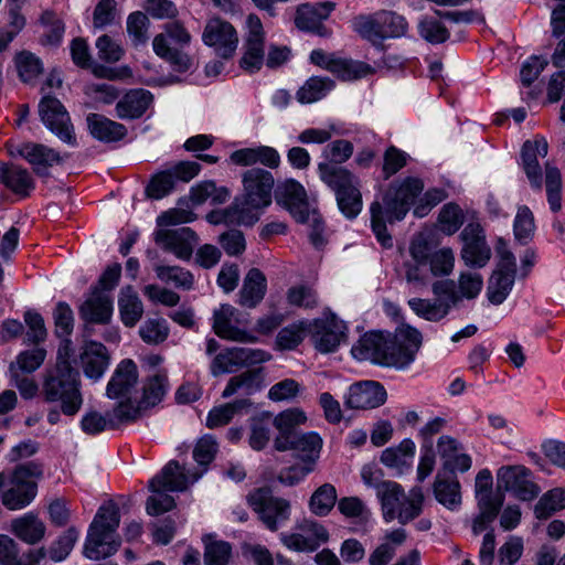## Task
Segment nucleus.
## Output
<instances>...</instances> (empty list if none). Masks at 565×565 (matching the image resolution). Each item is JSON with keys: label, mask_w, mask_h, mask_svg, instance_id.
I'll return each instance as SVG.
<instances>
[{"label": "nucleus", "mask_w": 565, "mask_h": 565, "mask_svg": "<svg viewBox=\"0 0 565 565\" xmlns=\"http://www.w3.org/2000/svg\"><path fill=\"white\" fill-rule=\"evenodd\" d=\"M77 537L78 532L74 527H70L51 545L49 550L51 559L54 562L65 559L73 550Z\"/></svg>", "instance_id": "obj_63"}, {"label": "nucleus", "mask_w": 565, "mask_h": 565, "mask_svg": "<svg viewBox=\"0 0 565 565\" xmlns=\"http://www.w3.org/2000/svg\"><path fill=\"white\" fill-rule=\"evenodd\" d=\"M237 310L231 305H222L213 315V331L222 339L238 342H255L256 338L237 328Z\"/></svg>", "instance_id": "obj_25"}, {"label": "nucleus", "mask_w": 565, "mask_h": 565, "mask_svg": "<svg viewBox=\"0 0 565 565\" xmlns=\"http://www.w3.org/2000/svg\"><path fill=\"white\" fill-rule=\"evenodd\" d=\"M40 396L45 403H57L65 416H75L84 403L79 371L46 367L42 375Z\"/></svg>", "instance_id": "obj_2"}, {"label": "nucleus", "mask_w": 565, "mask_h": 565, "mask_svg": "<svg viewBox=\"0 0 565 565\" xmlns=\"http://www.w3.org/2000/svg\"><path fill=\"white\" fill-rule=\"evenodd\" d=\"M230 162L239 167H252L242 173L243 193L226 209L225 218L243 225L255 224L260 212L273 201L275 178L268 169H277L281 159L279 152L269 146L242 148L230 154Z\"/></svg>", "instance_id": "obj_1"}, {"label": "nucleus", "mask_w": 565, "mask_h": 565, "mask_svg": "<svg viewBox=\"0 0 565 565\" xmlns=\"http://www.w3.org/2000/svg\"><path fill=\"white\" fill-rule=\"evenodd\" d=\"M379 19L382 23L384 39L404 36L408 30L406 19L394 11H379Z\"/></svg>", "instance_id": "obj_57"}, {"label": "nucleus", "mask_w": 565, "mask_h": 565, "mask_svg": "<svg viewBox=\"0 0 565 565\" xmlns=\"http://www.w3.org/2000/svg\"><path fill=\"white\" fill-rule=\"evenodd\" d=\"M78 362L86 377L98 381L110 363V353L102 342L88 340L79 349Z\"/></svg>", "instance_id": "obj_22"}, {"label": "nucleus", "mask_w": 565, "mask_h": 565, "mask_svg": "<svg viewBox=\"0 0 565 565\" xmlns=\"http://www.w3.org/2000/svg\"><path fill=\"white\" fill-rule=\"evenodd\" d=\"M515 273L497 269L490 278L488 298L493 305L504 301L514 284Z\"/></svg>", "instance_id": "obj_45"}, {"label": "nucleus", "mask_w": 565, "mask_h": 565, "mask_svg": "<svg viewBox=\"0 0 565 565\" xmlns=\"http://www.w3.org/2000/svg\"><path fill=\"white\" fill-rule=\"evenodd\" d=\"M2 184L19 198H26L34 189V181L26 169L11 164L3 166Z\"/></svg>", "instance_id": "obj_35"}, {"label": "nucleus", "mask_w": 565, "mask_h": 565, "mask_svg": "<svg viewBox=\"0 0 565 565\" xmlns=\"http://www.w3.org/2000/svg\"><path fill=\"white\" fill-rule=\"evenodd\" d=\"M376 491L381 501L383 518L387 522L397 520L405 525L423 512L425 498L419 487H414L406 494L399 483L385 480L376 484Z\"/></svg>", "instance_id": "obj_4"}, {"label": "nucleus", "mask_w": 565, "mask_h": 565, "mask_svg": "<svg viewBox=\"0 0 565 565\" xmlns=\"http://www.w3.org/2000/svg\"><path fill=\"white\" fill-rule=\"evenodd\" d=\"M498 487L512 492L522 501H531L540 493L531 471L523 466L502 467L498 472Z\"/></svg>", "instance_id": "obj_16"}, {"label": "nucleus", "mask_w": 565, "mask_h": 565, "mask_svg": "<svg viewBox=\"0 0 565 565\" xmlns=\"http://www.w3.org/2000/svg\"><path fill=\"white\" fill-rule=\"evenodd\" d=\"M385 337L386 332L382 331H371L364 333L352 347V355L360 361H371L382 365V361L388 359L383 354Z\"/></svg>", "instance_id": "obj_28"}, {"label": "nucleus", "mask_w": 565, "mask_h": 565, "mask_svg": "<svg viewBox=\"0 0 565 565\" xmlns=\"http://www.w3.org/2000/svg\"><path fill=\"white\" fill-rule=\"evenodd\" d=\"M308 333L316 349L323 353L334 351L344 335L342 323L334 317L315 319L308 322Z\"/></svg>", "instance_id": "obj_23"}, {"label": "nucleus", "mask_w": 565, "mask_h": 565, "mask_svg": "<svg viewBox=\"0 0 565 565\" xmlns=\"http://www.w3.org/2000/svg\"><path fill=\"white\" fill-rule=\"evenodd\" d=\"M307 417L299 408H290L278 414L274 419V425L278 429L277 437H292L297 435L296 427L303 424Z\"/></svg>", "instance_id": "obj_53"}, {"label": "nucleus", "mask_w": 565, "mask_h": 565, "mask_svg": "<svg viewBox=\"0 0 565 565\" xmlns=\"http://www.w3.org/2000/svg\"><path fill=\"white\" fill-rule=\"evenodd\" d=\"M154 271L161 281L172 284L175 288L190 290L194 286L193 274L183 267L157 265Z\"/></svg>", "instance_id": "obj_42"}, {"label": "nucleus", "mask_w": 565, "mask_h": 565, "mask_svg": "<svg viewBox=\"0 0 565 565\" xmlns=\"http://www.w3.org/2000/svg\"><path fill=\"white\" fill-rule=\"evenodd\" d=\"M203 42L214 47L216 55L222 58H231L238 44V35L235 28L227 21L213 18L207 21L203 34Z\"/></svg>", "instance_id": "obj_14"}, {"label": "nucleus", "mask_w": 565, "mask_h": 565, "mask_svg": "<svg viewBox=\"0 0 565 565\" xmlns=\"http://www.w3.org/2000/svg\"><path fill=\"white\" fill-rule=\"evenodd\" d=\"M418 31L420 36L430 43H443L449 39L448 29L433 18H424L418 24Z\"/></svg>", "instance_id": "obj_60"}, {"label": "nucleus", "mask_w": 565, "mask_h": 565, "mask_svg": "<svg viewBox=\"0 0 565 565\" xmlns=\"http://www.w3.org/2000/svg\"><path fill=\"white\" fill-rule=\"evenodd\" d=\"M327 70L342 81L360 79L374 72L366 63L338 58L334 56L328 63Z\"/></svg>", "instance_id": "obj_39"}, {"label": "nucleus", "mask_w": 565, "mask_h": 565, "mask_svg": "<svg viewBox=\"0 0 565 565\" xmlns=\"http://www.w3.org/2000/svg\"><path fill=\"white\" fill-rule=\"evenodd\" d=\"M7 481L1 494L2 504L9 510H20L29 505L38 492V481L44 476V466L31 460L20 463L6 473Z\"/></svg>", "instance_id": "obj_5"}, {"label": "nucleus", "mask_w": 565, "mask_h": 565, "mask_svg": "<svg viewBox=\"0 0 565 565\" xmlns=\"http://www.w3.org/2000/svg\"><path fill=\"white\" fill-rule=\"evenodd\" d=\"M39 113L45 126L62 141L73 145L75 135L68 113L62 103L52 96H44L39 105Z\"/></svg>", "instance_id": "obj_13"}, {"label": "nucleus", "mask_w": 565, "mask_h": 565, "mask_svg": "<svg viewBox=\"0 0 565 565\" xmlns=\"http://www.w3.org/2000/svg\"><path fill=\"white\" fill-rule=\"evenodd\" d=\"M79 318L86 323L85 334H90L88 324H107L113 317V299L109 295L103 292L98 287L92 290V294L78 308Z\"/></svg>", "instance_id": "obj_18"}, {"label": "nucleus", "mask_w": 565, "mask_h": 565, "mask_svg": "<svg viewBox=\"0 0 565 565\" xmlns=\"http://www.w3.org/2000/svg\"><path fill=\"white\" fill-rule=\"evenodd\" d=\"M267 291V279L258 268H250L244 277L242 288L238 292V302L246 308H255L265 297Z\"/></svg>", "instance_id": "obj_30"}, {"label": "nucleus", "mask_w": 565, "mask_h": 565, "mask_svg": "<svg viewBox=\"0 0 565 565\" xmlns=\"http://www.w3.org/2000/svg\"><path fill=\"white\" fill-rule=\"evenodd\" d=\"M321 180L334 192L340 211L354 218L362 210V194L359 179L343 167L332 163H319Z\"/></svg>", "instance_id": "obj_6"}, {"label": "nucleus", "mask_w": 565, "mask_h": 565, "mask_svg": "<svg viewBox=\"0 0 565 565\" xmlns=\"http://www.w3.org/2000/svg\"><path fill=\"white\" fill-rule=\"evenodd\" d=\"M148 17L140 12L131 13L127 19V32L131 38L134 45L145 44L148 40Z\"/></svg>", "instance_id": "obj_59"}, {"label": "nucleus", "mask_w": 565, "mask_h": 565, "mask_svg": "<svg viewBox=\"0 0 565 565\" xmlns=\"http://www.w3.org/2000/svg\"><path fill=\"white\" fill-rule=\"evenodd\" d=\"M153 103L151 92L143 88L128 90L116 104V114L120 119H138Z\"/></svg>", "instance_id": "obj_27"}, {"label": "nucleus", "mask_w": 565, "mask_h": 565, "mask_svg": "<svg viewBox=\"0 0 565 565\" xmlns=\"http://www.w3.org/2000/svg\"><path fill=\"white\" fill-rule=\"evenodd\" d=\"M118 307L122 323L128 327H135L143 315V305L138 294L131 286L121 289Z\"/></svg>", "instance_id": "obj_34"}, {"label": "nucleus", "mask_w": 565, "mask_h": 565, "mask_svg": "<svg viewBox=\"0 0 565 565\" xmlns=\"http://www.w3.org/2000/svg\"><path fill=\"white\" fill-rule=\"evenodd\" d=\"M13 534L28 544H36L45 534V525L33 513L24 514L12 521Z\"/></svg>", "instance_id": "obj_36"}, {"label": "nucleus", "mask_w": 565, "mask_h": 565, "mask_svg": "<svg viewBox=\"0 0 565 565\" xmlns=\"http://www.w3.org/2000/svg\"><path fill=\"white\" fill-rule=\"evenodd\" d=\"M152 45L156 54L169 62L174 71L186 72L191 68L192 58L188 54L172 49L168 44L166 34L156 35Z\"/></svg>", "instance_id": "obj_37"}, {"label": "nucleus", "mask_w": 565, "mask_h": 565, "mask_svg": "<svg viewBox=\"0 0 565 565\" xmlns=\"http://www.w3.org/2000/svg\"><path fill=\"white\" fill-rule=\"evenodd\" d=\"M18 545L8 535H0V564L1 565H38L45 556L43 548L30 551L19 556Z\"/></svg>", "instance_id": "obj_33"}, {"label": "nucleus", "mask_w": 565, "mask_h": 565, "mask_svg": "<svg viewBox=\"0 0 565 565\" xmlns=\"http://www.w3.org/2000/svg\"><path fill=\"white\" fill-rule=\"evenodd\" d=\"M327 70L342 81L360 79L374 72L366 63L338 58L334 56L328 63Z\"/></svg>", "instance_id": "obj_40"}, {"label": "nucleus", "mask_w": 565, "mask_h": 565, "mask_svg": "<svg viewBox=\"0 0 565 565\" xmlns=\"http://www.w3.org/2000/svg\"><path fill=\"white\" fill-rule=\"evenodd\" d=\"M545 189L551 210L558 212L562 209V174L550 162L545 163Z\"/></svg>", "instance_id": "obj_48"}, {"label": "nucleus", "mask_w": 565, "mask_h": 565, "mask_svg": "<svg viewBox=\"0 0 565 565\" xmlns=\"http://www.w3.org/2000/svg\"><path fill=\"white\" fill-rule=\"evenodd\" d=\"M81 427L84 433L96 435L106 429H115V422L110 420L108 413L102 415L97 411H89L82 417Z\"/></svg>", "instance_id": "obj_61"}, {"label": "nucleus", "mask_w": 565, "mask_h": 565, "mask_svg": "<svg viewBox=\"0 0 565 565\" xmlns=\"http://www.w3.org/2000/svg\"><path fill=\"white\" fill-rule=\"evenodd\" d=\"M422 342V333L409 324H402L394 333L386 332L383 354L388 359L382 365L405 369L415 360Z\"/></svg>", "instance_id": "obj_7"}, {"label": "nucleus", "mask_w": 565, "mask_h": 565, "mask_svg": "<svg viewBox=\"0 0 565 565\" xmlns=\"http://www.w3.org/2000/svg\"><path fill=\"white\" fill-rule=\"evenodd\" d=\"M287 301L290 306L315 309L319 305L317 291L305 284L296 285L287 290Z\"/></svg>", "instance_id": "obj_54"}, {"label": "nucleus", "mask_w": 565, "mask_h": 565, "mask_svg": "<svg viewBox=\"0 0 565 565\" xmlns=\"http://www.w3.org/2000/svg\"><path fill=\"white\" fill-rule=\"evenodd\" d=\"M201 473L189 475L178 461H169L161 471L149 481L150 491L168 490L183 492L195 482Z\"/></svg>", "instance_id": "obj_21"}, {"label": "nucleus", "mask_w": 565, "mask_h": 565, "mask_svg": "<svg viewBox=\"0 0 565 565\" xmlns=\"http://www.w3.org/2000/svg\"><path fill=\"white\" fill-rule=\"evenodd\" d=\"M119 523L117 504L113 501L103 504L89 526L83 554L93 561L114 555L120 546V540L115 536Z\"/></svg>", "instance_id": "obj_3"}, {"label": "nucleus", "mask_w": 565, "mask_h": 565, "mask_svg": "<svg viewBox=\"0 0 565 565\" xmlns=\"http://www.w3.org/2000/svg\"><path fill=\"white\" fill-rule=\"evenodd\" d=\"M548 152V143L545 138L526 140L522 147V166L531 185L536 190L542 189V171L537 157L545 158Z\"/></svg>", "instance_id": "obj_26"}, {"label": "nucleus", "mask_w": 565, "mask_h": 565, "mask_svg": "<svg viewBox=\"0 0 565 565\" xmlns=\"http://www.w3.org/2000/svg\"><path fill=\"white\" fill-rule=\"evenodd\" d=\"M139 335L148 344H159L169 335V328L163 319H149L139 329Z\"/></svg>", "instance_id": "obj_58"}, {"label": "nucleus", "mask_w": 565, "mask_h": 565, "mask_svg": "<svg viewBox=\"0 0 565 565\" xmlns=\"http://www.w3.org/2000/svg\"><path fill=\"white\" fill-rule=\"evenodd\" d=\"M277 203L281 204L297 222L308 218L309 203L305 188L295 179L279 183L276 190Z\"/></svg>", "instance_id": "obj_20"}, {"label": "nucleus", "mask_w": 565, "mask_h": 565, "mask_svg": "<svg viewBox=\"0 0 565 565\" xmlns=\"http://www.w3.org/2000/svg\"><path fill=\"white\" fill-rule=\"evenodd\" d=\"M465 222L463 210L456 203L445 204L438 214L439 230L446 235L455 234Z\"/></svg>", "instance_id": "obj_50"}, {"label": "nucleus", "mask_w": 565, "mask_h": 565, "mask_svg": "<svg viewBox=\"0 0 565 565\" xmlns=\"http://www.w3.org/2000/svg\"><path fill=\"white\" fill-rule=\"evenodd\" d=\"M338 502L337 489L331 483L318 487L309 500L310 511L318 516H327Z\"/></svg>", "instance_id": "obj_41"}, {"label": "nucleus", "mask_w": 565, "mask_h": 565, "mask_svg": "<svg viewBox=\"0 0 565 565\" xmlns=\"http://www.w3.org/2000/svg\"><path fill=\"white\" fill-rule=\"evenodd\" d=\"M334 87V82L329 77H310L297 92V99L302 104H309L323 98Z\"/></svg>", "instance_id": "obj_43"}, {"label": "nucleus", "mask_w": 565, "mask_h": 565, "mask_svg": "<svg viewBox=\"0 0 565 565\" xmlns=\"http://www.w3.org/2000/svg\"><path fill=\"white\" fill-rule=\"evenodd\" d=\"M434 493L437 501L446 507H455L460 502V484L456 479L436 478Z\"/></svg>", "instance_id": "obj_56"}, {"label": "nucleus", "mask_w": 565, "mask_h": 565, "mask_svg": "<svg viewBox=\"0 0 565 565\" xmlns=\"http://www.w3.org/2000/svg\"><path fill=\"white\" fill-rule=\"evenodd\" d=\"M337 3L333 1L300 4L296 11L295 24L299 30L328 38L332 32L323 21L330 17Z\"/></svg>", "instance_id": "obj_15"}, {"label": "nucleus", "mask_w": 565, "mask_h": 565, "mask_svg": "<svg viewBox=\"0 0 565 565\" xmlns=\"http://www.w3.org/2000/svg\"><path fill=\"white\" fill-rule=\"evenodd\" d=\"M138 381V369L136 363L126 359L116 367L110 381L107 384V396L118 398L130 393Z\"/></svg>", "instance_id": "obj_29"}, {"label": "nucleus", "mask_w": 565, "mask_h": 565, "mask_svg": "<svg viewBox=\"0 0 565 565\" xmlns=\"http://www.w3.org/2000/svg\"><path fill=\"white\" fill-rule=\"evenodd\" d=\"M18 152L33 166L34 172L40 175L45 174L47 168L61 161V157L55 150L39 143H23Z\"/></svg>", "instance_id": "obj_31"}, {"label": "nucleus", "mask_w": 565, "mask_h": 565, "mask_svg": "<svg viewBox=\"0 0 565 565\" xmlns=\"http://www.w3.org/2000/svg\"><path fill=\"white\" fill-rule=\"evenodd\" d=\"M431 290L434 299L412 298L407 303L416 316L430 322H439L458 303L460 295L454 280H437Z\"/></svg>", "instance_id": "obj_8"}, {"label": "nucleus", "mask_w": 565, "mask_h": 565, "mask_svg": "<svg viewBox=\"0 0 565 565\" xmlns=\"http://www.w3.org/2000/svg\"><path fill=\"white\" fill-rule=\"evenodd\" d=\"M386 396L384 386L379 382H358L350 386L344 405L351 409H372L383 405Z\"/></svg>", "instance_id": "obj_24"}, {"label": "nucleus", "mask_w": 565, "mask_h": 565, "mask_svg": "<svg viewBox=\"0 0 565 565\" xmlns=\"http://www.w3.org/2000/svg\"><path fill=\"white\" fill-rule=\"evenodd\" d=\"M252 406L248 398H239L231 403L213 407L206 417V426L210 429L227 425L235 414L241 413Z\"/></svg>", "instance_id": "obj_38"}, {"label": "nucleus", "mask_w": 565, "mask_h": 565, "mask_svg": "<svg viewBox=\"0 0 565 565\" xmlns=\"http://www.w3.org/2000/svg\"><path fill=\"white\" fill-rule=\"evenodd\" d=\"M460 237L463 242L461 257L465 263L473 267H484L491 258V248L482 225L478 222L468 223Z\"/></svg>", "instance_id": "obj_12"}, {"label": "nucleus", "mask_w": 565, "mask_h": 565, "mask_svg": "<svg viewBox=\"0 0 565 565\" xmlns=\"http://www.w3.org/2000/svg\"><path fill=\"white\" fill-rule=\"evenodd\" d=\"M247 503L257 513L263 524L271 532L290 518V502L273 494L268 487L254 489L247 495Z\"/></svg>", "instance_id": "obj_9"}, {"label": "nucleus", "mask_w": 565, "mask_h": 565, "mask_svg": "<svg viewBox=\"0 0 565 565\" xmlns=\"http://www.w3.org/2000/svg\"><path fill=\"white\" fill-rule=\"evenodd\" d=\"M563 509H565V489L555 488L542 495L535 505L534 513L537 519L546 520Z\"/></svg>", "instance_id": "obj_47"}, {"label": "nucleus", "mask_w": 565, "mask_h": 565, "mask_svg": "<svg viewBox=\"0 0 565 565\" xmlns=\"http://www.w3.org/2000/svg\"><path fill=\"white\" fill-rule=\"evenodd\" d=\"M423 190V181L414 177H407L399 183L391 184L383 196L388 221L403 220Z\"/></svg>", "instance_id": "obj_10"}, {"label": "nucleus", "mask_w": 565, "mask_h": 565, "mask_svg": "<svg viewBox=\"0 0 565 565\" xmlns=\"http://www.w3.org/2000/svg\"><path fill=\"white\" fill-rule=\"evenodd\" d=\"M46 350L33 348L18 354L15 361L10 363L9 372L31 374L36 371L45 361Z\"/></svg>", "instance_id": "obj_46"}, {"label": "nucleus", "mask_w": 565, "mask_h": 565, "mask_svg": "<svg viewBox=\"0 0 565 565\" xmlns=\"http://www.w3.org/2000/svg\"><path fill=\"white\" fill-rule=\"evenodd\" d=\"M19 77L24 83H31L43 71L42 63L38 56L29 51H21L14 57Z\"/></svg>", "instance_id": "obj_51"}, {"label": "nucleus", "mask_w": 565, "mask_h": 565, "mask_svg": "<svg viewBox=\"0 0 565 565\" xmlns=\"http://www.w3.org/2000/svg\"><path fill=\"white\" fill-rule=\"evenodd\" d=\"M232 555V546L224 541L205 544L204 563L206 565H227Z\"/></svg>", "instance_id": "obj_62"}, {"label": "nucleus", "mask_w": 565, "mask_h": 565, "mask_svg": "<svg viewBox=\"0 0 565 565\" xmlns=\"http://www.w3.org/2000/svg\"><path fill=\"white\" fill-rule=\"evenodd\" d=\"M87 125L90 134L98 140L114 142L121 140L127 135V128L117 121H114L104 115L89 114Z\"/></svg>", "instance_id": "obj_32"}, {"label": "nucleus", "mask_w": 565, "mask_h": 565, "mask_svg": "<svg viewBox=\"0 0 565 565\" xmlns=\"http://www.w3.org/2000/svg\"><path fill=\"white\" fill-rule=\"evenodd\" d=\"M415 454V444L404 439L397 447L386 448L381 455V462L387 467L403 469L411 466L409 459Z\"/></svg>", "instance_id": "obj_44"}, {"label": "nucleus", "mask_w": 565, "mask_h": 565, "mask_svg": "<svg viewBox=\"0 0 565 565\" xmlns=\"http://www.w3.org/2000/svg\"><path fill=\"white\" fill-rule=\"evenodd\" d=\"M247 26L248 32L244 39L239 67L248 74H254L260 71L264 63H266L265 30L256 14L247 17Z\"/></svg>", "instance_id": "obj_11"}, {"label": "nucleus", "mask_w": 565, "mask_h": 565, "mask_svg": "<svg viewBox=\"0 0 565 565\" xmlns=\"http://www.w3.org/2000/svg\"><path fill=\"white\" fill-rule=\"evenodd\" d=\"M198 241L196 233L190 227L158 230L154 233L156 244L182 260H189L192 257Z\"/></svg>", "instance_id": "obj_17"}, {"label": "nucleus", "mask_w": 565, "mask_h": 565, "mask_svg": "<svg viewBox=\"0 0 565 565\" xmlns=\"http://www.w3.org/2000/svg\"><path fill=\"white\" fill-rule=\"evenodd\" d=\"M308 333V321H299L282 328L276 337V345L280 350H294Z\"/></svg>", "instance_id": "obj_49"}, {"label": "nucleus", "mask_w": 565, "mask_h": 565, "mask_svg": "<svg viewBox=\"0 0 565 565\" xmlns=\"http://www.w3.org/2000/svg\"><path fill=\"white\" fill-rule=\"evenodd\" d=\"M175 188L172 173L169 169L153 174L146 186V194L153 200H160L170 194Z\"/></svg>", "instance_id": "obj_55"}, {"label": "nucleus", "mask_w": 565, "mask_h": 565, "mask_svg": "<svg viewBox=\"0 0 565 565\" xmlns=\"http://www.w3.org/2000/svg\"><path fill=\"white\" fill-rule=\"evenodd\" d=\"M274 446L278 451L294 450L300 460L312 467L319 458L322 439L316 433H299L292 437H276Z\"/></svg>", "instance_id": "obj_19"}, {"label": "nucleus", "mask_w": 565, "mask_h": 565, "mask_svg": "<svg viewBox=\"0 0 565 565\" xmlns=\"http://www.w3.org/2000/svg\"><path fill=\"white\" fill-rule=\"evenodd\" d=\"M353 29L363 39L377 43L384 40L382 23L379 19V11L372 15H359L353 21Z\"/></svg>", "instance_id": "obj_52"}, {"label": "nucleus", "mask_w": 565, "mask_h": 565, "mask_svg": "<svg viewBox=\"0 0 565 565\" xmlns=\"http://www.w3.org/2000/svg\"><path fill=\"white\" fill-rule=\"evenodd\" d=\"M168 379L163 373L149 377L143 385V399L148 405L158 404L166 394Z\"/></svg>", "instance_id": "obj_64"}]
</instances>
